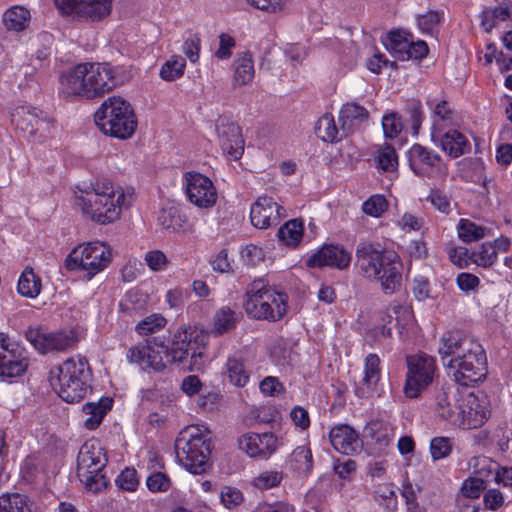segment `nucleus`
I'll list each match as a JSON object with an SVG mask.
<instances>
[{
    "label": "nucleus",
    "mask_w": 512,
    "mask_h": 512,
    "mask_svg": "<svg viewBox=\"0 0 512 512\" xmlns=\"http://www.w3.org/2000/svg\"><path fill=\"white\" fill-rule=\"evenodd\" d=\"M448 375L461 386L483 380L487 374V357L482 345L474 338L451 332L440 339L438 348Z\"/></svg>",
    "instance_id": "obj_1"
},
{
    "label": "nucleus",
    "mask_w": 512,
    "mask_h": 512,
    "mask_svg": "<svg viewBox=\"0 0 512 512\" xmlns=\"http://www.w3.org/2000/svg\"><path fill=\"white\" fill-rule=\"evenodd\" d=\"M132 204V194L109 179H96L75 196V205L92 221L108 224L118 220Z\"/></svg>",
    "instance_id": "obj_2"
},
{
    "label": "nucleus",
    "mask_w": 512,
    "mask_h": 512,
    "mask_svg": "<svg viewBox=\"0 0 512 512\" xmlns=\"http://www.w3.org/2000/svg\"><path fill=\"white\" fill-rule=\"evenodd\" d=\"M59 92L64 98L92 100L109 93L116 86L113 68L108 63H79L59 78Z\"/></svg>",
    "instance_id": "obj_3"
},
{
    "label": "nucleus",
    "mask_w": 512,
    "mask_h": 512,
    "mask_svg": "<svg viewBox=\"0 0 512 512\" xmlns=\"http://www.w3.org/2000/svg\"><path fill=\"white\" fill-rule=\"evenodd\" d=\"M355 267L364 278L380 283L385 294L396 292L402 281L398 255L379 244L361 242L355 252Z\"/></svg>",
    "instance_id": "obj_4"
},
{
    "label": "nucleus",
    "mask_w": 512,
    "mask_h": 512,
    "mask_svg": "<svg viewBox=\"0 0 512 512\" xmlns=\"http://www.w3.org/2000/svg\"><path fill=\"white\" fill-rule=\"evenodd\" d=\"M91 370L85 357L77 356L51 370L50 383L60 398L67 403L81 401L90 388Z\"/></svg>",
    "instance_id": "obj_5"
},
{
    "label": "nucleus",
    "mask_w": 512,
    "mask_h": 512,
    "mask_svg": "<svg viewBox=\"0 0 512 512\" xmlns=\"http://www.w3.org/2000/svg\"><path fill=\"white\" fill-rule=\"evenodd\" d=\"M94 122L103 134L121 140L131 138L138 124L131 104L120 96L104 100L94 114Z\"/></svg>",
    "instance_id": "obj_6"
},
{
    "label": "nucleus",
    "mask_w": 512,
    "mask_h": 512,
    "mask_svg": "<svg viewBox=\"0 0 512 512\" xmlns=\"http://www.w3.org/2000/svg\"><path fill=\"white\" fill-rule=\"evenodd\" d=\"M245 297L244 309L251 318L275 322L287 312V295L276 291L264 279L251 282Z\"/></svg>",
    "instance_id": "obj_7"
},
{
    "label": "nucleus",
    "mask_w": 512,
    "mask_h": 512,
    "mask_svg": "<svg viewBox=\"0 0 512 512\" xmlns=\"http://www.w3.org/2000/svg\"><path fill=\"white\" fill-rule=\"evenodd\" d=\"M210 446V439L198 428H187L176 438V458L187 471L202 474L209 467Z\"/></svg>",
    "instance_id": "obj_8"
},
{
    "label": "nucleus",
    "mask_w": 512,
    "mask_h": 512,
    "mask_svg": "<svg viewBox=\"0 0 512 512\" xmlns=\"http://www.w3.org/2000/svg\"><path fill=\"white\" fill-rule=\"evenodd\" d=\"M108 458L101 442L89 439L80 447L77 456V476L85 487L93 492H99L108 484L103 474Z\"/></svg>",
    "instance_id": "obj_9"
},
{
    "label": "nucleus",
    "mask_w": 512,
    "mask_h": 512,
    "mask_svg": "<svg viewBox=\"0 0 512 512\" xmlns=\"http://www.w3.org/2000/svg\"><path fill=\"white\" fill-rule=\"evenodd\" d=\"M112 261V250L104 242L94 241L75 247L65 259L69 271L83 272L87 280L105 270Z\"/></svg>",
    "instance_id": "obj_10"
},
{
    "label": "nucleus",
    "mask_w": 512,
    "mask_h": 512,
    "mask_svg": "<svg viewBox=\"0 0 512 512\" xmlns=\"http://www.w3.org/2000/svg\"><path fill=\"white\" fill-rule=\"evenodd\" d=\"M208 342V334L197 328H183L173 337L171 348H168L170 362H182L191 356L192 365L199 369L204 364V355Z\"/></svg>",
    "instance_id": "obj_11"
},
{
    "label": "nucleus",
    "mask_w": 512,
    "mask_h": 512,
    "mask_svg": "<svg viewBox=\"0 0 512 512\" xmlns=\"http://www.w3.org/2000/svg\"><path fill=\"white\" fill-rule=\"evenodd\" d=\"M12 122L30 141L43 143L54 137L57 127L53 119L35 107L21 106L12 113Z\"/></svg>",
    "instance_id": "obj_12"
},
{
    "label": "nucleus",
    "mask_w": 512,
    "mask_h": 512,
    "mask_svg": "<svg viewBox=\"0 0 512 512\" xmlns=\"http://www.w3.org/2000/svg\"><path fill=\"white\" fill-rule=\"evenodd\" d=\"M407 368L404 393L408 398H416L433 382L436 361L433 357L420 353L407 357Z\"/></svg>",
    "instance_id": "obj_13"
},
{
    "label": "nucleus",
    "mask_w": 512,
    "mask_h": 512,
    "mask_svg": "<svg viewBox=\"0 0 512 512\" xmlns=\"http://www.w3.org/2000/svg\"><path fill=\"white\" fill-rule=\"evenodd\" d=\"M54 3L63 15L98 22L111 14L113 0H54Z\"/></svg>",
    "instance_id": "obj_14"
},
{
    "label": "nucleus",
    "mask_w": 512,
    "mask_h": 512,
    "mask_svg": "<svg viewBox=\"0 0 512 512\" xmlns=\"http://www.w3.org/2000/svg\"><path fill=\"white\" fill-rule=\"evenodd\" d=\"M183 189L188 201L200 209H210L217 202L218 193L214 183L200 172H186L183 176Z\"/></svg>",
    "instance_id": "obj_15"
},
{
    "label": "nucleus",
    "mask_w": 512,
    "mask_h": 512,
    "mask_svg": "<svg viewBox=\"0 0 512 512\" xmlns=\"http://www.w3.org/2000/svg\"><path fill=\"white\" fill-rule=\"evenodd\" d=\"M126 358L129 363L137 364L142 369L162 371L169 361L168 347L163 341L154 338L146 344H140L128 349Z\"/></svg>",
    "instance_id": "obj_16"
},
{
    "label": "nucleus",
    "mask_w": 512,
    "mask_h": 512,
    "mask_svg": "<svg viewBox=\"0 0 512 512\" xmlns=\"http://www.w3.org/2000/svg\"><path fill=\"white\" fill-rule=\"evenodd\" d=\"M458 409V426L474 429L482 426L490 416V405L483 394L469 393L464 396Z\"/></svg>",
    "instance_id": "obj_17"
},
{
    "label": "nucleus",
    "mask_w": 512,
    "mask_h": 512,
    "mask_svg": "<svg viewBox=\"0 0 512 512\" xmlns=\"http://www.w3.org/2000/svg\"><path fill=\"white\" fill-rule=\"evenodd\" d=\"M28 367L25 350L0 334V376L18 377Z\"/></svg>",
    "instance_id": "obj_18"
},
{
    "label": "nucleus",
    "mask_w": 512,
    "mask_h": 512,
    "mask_svg": "<svg viewBox=\"0 0 512 512\" xmlns=\"http://www.w3.org/2000/svg\"><path fill=\"white\" fill-rule=\"evenodd\" d=\"M26 338L42 354L64 351L71 348L76 342L72 333L47 332L42 328L28 329Z\"/></svg>",
    "instance_id": "obj_19"
},
{
    "label": "nucleus",
    "mask_w": 512,
    "mask_h": 512,
    "mask_svg": "<svg viewBox=\"0 0 512 512\" xmlns=\"http://www.w3.org/2000/svg\"><path fill=\"white\" fill-rule=\"evenodd\" d=\"M216 132L223 154L230 160L240 159L244 152L241 128L225 118H220L216 124Z\"/></svg>",
    "instance_id": "obj_20"
},
{
    "label": "nucleus",
    "mask_w": 512,
    "mask_h": 512,
    "mask_svg": "<svg viewBox=\"0 0 512 512\" xmlns=\"http://www.w3.org/2000/svg\"><path fill=\"white\" fill-rule=\"evenodd\" d=\"M238 446L251 458L268 459L277 450L278 439L270 432H249L239 437Z\"/></svg>",
    "instance_id": "obj_21"
},
{
    "label": "nucleus",
    "mask_w": 512,
    "mask_h": 512,
    "mask_svg": "<svg viewBox=\"0 0 512 512\" xmlns=\"http://www.w3.org/2000/svg\"><path fill=\"white\" fill-rule=\"evenodd\" d=\"M285 216V209L268 196L259 197L250 209L251 223L259 229H267L277 225L280 219Z\"/></svg>",
    "instance_id": "obj_22"
},
{
    "label": "nucleus",
    "mask_w": 512,
    "mask_h": 512,
    "mask_svg": "<svg viewBox=\"0 0 512 512\" xmlns=\"http://www.w3.org/2000/svg\"><path fill=\"white\" fill-rule=\"evenodd\" d=\"M351 253L338 245H324L307 260V265L312 268L329 266L343 270L349 267Z\"/></svg>",
    "instance_id": "obj_23"
},
{
    "label": "nucleus",
    "mask_w": 512,
    "mask_h": 512,
    "mask_svg": "<svg viewBox=\"0 0 512 512\" xmlns=\"http://www.w3.org/2000/svg\"><path fill=\"white\" fill-rule=\"evenodd\" d=\"M159 225L170 233H189L193 230L185 209L179 205L167 204L163 206L157 217Z\"/></svg>",
    "instance_id": "obj_24"
},
{
    "label": "nucleus",
    "mask_w": 512,
    "mask_h": 512,
    "mask_svg": "<svg viewBox=\"0 0 512 512\" xmlns=\"http://www.w3.org/2000/svg\"><path fill=\"white\" fill-rule=\"evenodd\" d=\"M440 163L437 153L420 144H414L409 150V165L416 175L431 177Z\"/></svg>",
    "instance_id": "obj_25"
},
{
    "label": "nucleus",
    "mask_w": 512,
    "mask_h": 512,
    "mask_svg": "<svg viewBox=\"0 0 512 512\" xmlns=\"http://www.w3.org/2000/svg\"><path fill=\"white\" fill-rule=\"evenodd\" d=\"M380 378V359L376 354L371 353L365 358L364 376L356 387V395L360 398L372 397L377 392Z\"/></svg>",
    "instance_id": "obj_26"
},
{
    "label": "nucleus",
    "mask_w": 512,
    "mask_h": 512,
    "mask_svg": "<svg viewBox=\"0 0 512 512\" xmlns=\"http://www.w3.org/2000/svg\"><path fill=\"white\" fill-rule=\"evenodd\" d=\"M333 448L341 454L351 455L361 448L357 432L346 424L334 426L329 433Z\"/></svg>",
    "instance_id": "obj_27"
},
{
    "label": "nucleus",
    "mask_w": 512,
    "mask_h": 512,
    "mask_svg": "<svg viewBox=\"0 0 512 512\" xmlns=\"http://www.w3.org/2000/svg\"><path fill=\"white\" fill-rule=\"evenodd\" d=\"M369 112L367 109L356 102L344 104L339 112V122L341 124V134L349 135L358 129L363 123L367 122Z\"/></svg>",
    "instance_id": "obj_28"
},
{
    "label": "nucleus",
    "mask_w": 512,
    "mask_h": 512,
    "mask_svg": "<svg viewBox=\"0 0 512 512\" xmlns=\"http://www.w3.org/2000/svg\"><path fill=\"white\" fill-rule=\"evenodd\" d=\"M113 399L101 397L98 401L87 402L82 406V413L85 416L84 427L88 430H95L102 423L104 416L111 410Z\"/></svg>",
    "instance_id": "obj_29"
},
{
    "label": "nucleus",
    "mask_w": 512,
    "mask_h": 512,
    "mask_svg": "<svg viewBox=\"0 0 512 512\" xmlns=\"http://www.w3.org/2000/svg\"><path fill=\"white\" fill-rule=\"evenodd\" d=\"M441 149L450 157L458 158L470 151V143L466 136L457 130H449L440 138Z\"/></svg>",
    "instance_id": "obj_30"
},
{
    "label": "nucleus",
    "mask_w": 512,
    "mask_h": 512,
    "mask_svg": "<svg viewBox=\"0 0 512 512\" xmlns=\"http://www.w3.org/2000/svg\"><path fill=\"white\" fill-rule=\"evenodd\" d=\"M233 86H244L254 78V63L249 52H243L233 62Z\"/></svg>",
    "instance_id": "obj_31"
},
{
    "label": "nucleus",
    "mask_w": 512,
    "mask_h": 512,
    "mask_svg": "<svg viewBox=\"0 0 512 512\" xmlns=\"http://www.w3.org/2000/svg\"><path fill=\"white\" fill-rule=\"evenodd\" d=\"M224 374L229 382L236 387H244L250 379V373L246 369L244 361L236 355L228 357L224 366Z\"/></svg>",
    "instance_id": "obj_32"
},
{
    "label": "nucleus",
    "mask_w": 512,
    "mask_h": 512,
    "mask_svg": "<svg viewBox=\"0 0 512 512\" xmlns=\"http://www.w3.org/2000/svg\"><path fill=\"white\" fill-rule=\"evenodd\" d=\"M497 2L498 6L482 14V26L486 31L492 29L499 21H512V0H497Z\"/></svg>",
    "instance_id": "obj_33"
},
{
    "label": "nucleus",
    "mask_w": 512,
    "mask_h": 512,
    "mask_svg": "<svg viewBox=\"0 0 512 512\" xmlns=\"http://www.w3.org/2000/svg\"><path fill=\"white\" fill-rule=\"evenodd\" d=\"M315 133L324 142H338L347 135L341 134V127L337 128L332 114L322 115L315 125Z\"/></svg>",
    "instance_id": "obj_34"
},
{
    "label": "nucleus",
    "mask_w": 512,
    "mask_h": 512,
    "mask_svg": "<svg viewBox=\"0 0 512 512\" xmlns=\"http://www.w3.org/2000/svg\"><path fill=\"white\" fill-rule=\"evenodd\" d=\"M376 167L386 173H394L398 168V155L395 148L390 144H383L377 147L374 153Z\"/></svg>",
    "instance_id": "obj_35"
},
{
    "label": "nucleus",
    "mask_w": 512,
    "mask_h": 512,
    "mask_svg": "<svg viewBox=\"0 0 512 512\" xmlns=\"http://www.w3.org/2000/svg\"><path fill=\"white\" fill-rule=\"evenodd\" d=\"M411 35L407 32L396 30L388 33L386 37V48L399 60H407V51Z\"/></svg>",
    "instance_id": "obj_36"
},
{
    "label": "nucleus",
    "mask_w": 512,
    "mask_h": 512,
    "mask_svg": "<svg viewBox=\"0 0 512 512\" xmlns=\"http://www.w3.org/2000/svg\"><path fill=\"white\" fill-rule=\"evenodd\" d=\"M238 317L231 308L222 307L215 312L210 333L214 336H221L234 329Z\"/></svg>",
    "instance_id": "obj_37"
},
{
    "label": "nucleus",
    "mask_w": 512,
    "mask_h": 512,
    "mask_svg": "<svg viewBox=\"0 0 512 512\" xmlns=\"http://www.w3.org/2000/svg\"><path fill=\"white\" fill-rule=\"evenodd\" d=\"M30 20V12L23 6H13L5 11L2 22L8 30L20 32L24 30Z\"/></svg>",
    "instance_id": "obj_38"
},
{
    "label": "nucleus",
    "mask_w": 512,
    "mask_h": 512,
    "mask_svg": "<svg viewBox=\"0 0 512 512\" xmlns=\"http://www.w3.org/2000/svg\"><path fill=\"white\" fill-rule=\"evenodd\" d=\"M18 292L27 298H36L41 292V280L31 267H26L19 277Z\"/></svg>",
    "instance_id": "obj_39"
},
{
    "label": "nucleus",
    "mask_w": 512,
    "mask_h": 512,
    "mask_svg": "<svg viewBox=\"0 0 512 512\" xmlns=\"http://www.w3.org/2000/svg\"><path fill=\"white\" fill-rule=\"evenodd\" d=\"M303 231L302 221L292 219L279 228L278 238L283 244L289 247H296L303 237Z\"/></svg>",
    "instance_id": "obj_40"
},
{
    "label": "nucleus",
    "mask_w": 512,
    "mask_h": 512,
    "mask_svg": "<svg viewBox=\"0 0 512 512\" xmlns=\"http://www.w3.org/2000/svg\"><path fill=\"white\" fill-rule=\"evenodd\" d=\"M366 431L368 437H370L379 448L389 445L394 437V427L383 421H373L369 423Z\"/></svg>",
    "instance_id": "obj_41"
},
{
    "label": "nucleus",
    "mask_w": 512,
    "mask_h": 512,
    "mask_svg": "<svg viewBox=\"0 0 512 512\" xmlns=\"http://www.w3.org/2000/svg\"><path fill=\"white\" fill-rule=\"evenodd\" d=\"M287 464L295 472L302 474L310 472L313 466L310 449L306 446H298L291 453Z\"/></svg>",
    "instance_id": "obj_42"
},
{
    "label": "nucleus",
    "mask_w": 512,
    "mask_h": 512,
    "mask_svg": "<svg viewBox=\"0 0 512 512\" xmlns=\"http://www.w3.org/2000/svg\"><path fill=\"white\" fill-rule=\"evenodd\" d=\"M149 302V295L138 289H131L125 294V298L120 303L121 310L124 312H139L144 310Z\"/></svg>",
    "instance_id": "obj_43"
},
{
    "label": "nucleus",
    "mask_w": 512,
    "mask_h": 512,
    "mask_svg": "<svg viewBox=\"0 0 512 512\" xmlns=\"http://www.w3.org/2000/svg\"><path fill=\"white\" fill-rule=\"evenodd\" d=\"M469 469L474 474L473 477L485 479L489 481L490 477L494 478L497 464L486 456H475L469 461Z\"/></svg>",
    "instance_id": "obj_44"
},
{
    "label": "nucleus",
    "mask_w": 512,
    "mask_h": 512,
    "mask_svg": "<svg viewBox=\"0 0 512 512\" xmlns=\"http://www.w3.org/2000/svg\"><path fill=\"white\" fill-rule=\"evenodd\" d=\"M0 512H31V509L26 496L6 493L0 496Z\"/></svg>",
    "instance_id": "obj_45"
},
{
    "label": "nucleus",
    "mask_w": 512,
    "mask_h": 512,
    "mask_svg": "<svg viewBox=\"0 0 512 512\" xmlns=\"http://www.w3.org/2000/svg\"><path fill=\"white\" fill-rule=\"evenodd\" d=\"M458 236L463 242H473L487 235V228L477 225L469 219H461L457 225Z\"/></svg>",
    "instance_id": "obj_46"
},
{
    "label": "nucleus",
    "mask_w": 512,
    "mask_h": 512,
    "mask_svg": "<svg viewBox=\"0 0 512 512\" xmlns=\"http://www.w3.org/2000/svg\"><path fill=\"white\" fill-rule=\"evenodd\" d=\"M167 320L159 313H153L137 323L135 331L140 336H148L162 330Z\"/></svg>",
    "instance_id": "obj_47"
},
{
    "label": "nucleus",
    "mask_w": 512,
    "mask_h": 512,
    "mask_svg": "<svg viewBox=\"0 0 512 512\" xmlns=\"http://www.w3.org/2000/svg\"><path fill=\"white\" fill-rule=\"evenodd\" d=\"M185 66L184 58L173 56L162 65L160 77L166 81H174L183 75Z\"/></svg>",
    "instance_id": "obj_48"
},
{
    "label": "nucleus",
    "mask_w": 512,
    "mask_h": 512,
    "mask_svg": "<svg viewBox=\"0 0 512 512\" xmlns=\"http://www.w3.org/2000/svg\"><path fill=\"white\" fill-rule=\"evenodd\" d=\"M454 405L451 402L449 394L445 391L436 396V411L444 420H448L458 425V413H455Z\"/></svg>",
    "instance_id": "obj_49"
},
{
    "label": "nucleus",
    "mask_w": 512,
    "mask_h": 512,
    "mask_svg": "<svg viewBox=\"0 0 512 512\" xmlns=\"http://www.w3.org/2000/svg\"><path fill=\"white\" fill-rule=\"evenodd\" d=\"M497 261V252L492 243H483L478 251L472 253V262L487 268Z\"/></svg>",
    "instance_id": "obj_50"
},
{
    "label": "nucleus",
    "mask_w": 512,
    "mask_h": 512,
    "mask_svg": "<svg viewBox=\"0 0 512 512\" xmlns=\"http://www.w3.org/2000/svg\"><path fill=\"white\" fill-rule=\"evenodd\" d=\"M453 450V440L449 437H434L430 441V453L434 461L448 457Z\"/></svg>",
    "instance_id": "obj_51"
},
{
    "label": "nucleus",
    "mask_w": 512,
    "mask_h": 512,
    "mask_svg": "<svg viewBox=\"0 0 512 512\" xmlns=\"http://www.w3.org/2000/svg\"><path fill=\"white\" fill-rule=\"evenodd\" d=\"M485 479L470 477L466 479L461 487L462 497L458 500H471L478 498L482 491L486 489Z\"/></svg>",
    "instance_id": "obj_52"
},
{
    "label": "nucleus",
    "mask_w": 512,
    "mask_h": 512,
    "mask_svg": "<svg viewBox=\"0 0 512 512\" xmlns=\"http://www.w3.org/2000/svg\"><path fill=\"white\" fill-rule=\"evenodd\" d=\"M388 209V202L382 195H372L362 204V211L372 217H380Z\"/></svg>",
    "instance_id": "obj_53"
},
{
    "label": "nucleus",
    "mask_w": 512,
    "mask_h": 512,
    "mask_svg": "<svg viewBox=\"0 0 512 512\" xmlns=\"http://www.w3.org/2000/svg\"><path fill=\"white\" fill-rule=\"evenodd\" d=\"M441 20L442 15L439 12L428 11L427 13L418 16L417 25L422 33L433 35L438 31Z\"/></svg>",
    "instance_id": "obj_54"
},
{
    "label": "nucleus",
    "mask_w": 512,
    "mask_h": 512,
    "mask_svg": "<svg viewBox=\"0 0 512 512\" xmlns=\"http://www.w3.org/2000/svg\"><path fill=\"white\" fill-rule=\"evenodd\" d=\"M283 479V475L278 471H263L253 478L254 487L261 490H268L278 486Z\"/></svg>",
    "instance_id": "obj_55"
},
{
    "label": "nucleus",
    "mask_w": 512,
    "mask_h": 512,
    "mask_svg": "<svg viewBox=\"0 0 512 512\" xmlns=\"http://www.w3.org/2000/svg\"><path fill=\"white\" fill-rule=\"evenodd\" d=\"M220 500L225 508L232 510L243 503L244 495L236 487L224 486L220 491Z\"/></svg>",
    "instance_id": "obj_56"
},
{
    "label": "nucleus",
    "mask_w": 512,
    "mask_h": 512,
    "mask_svg": "<svg viewBox=\"0 0 512 512\" xmlns=\"http://www.w3.org/2000/svg\"><path fill=\"white\" fill-rule=\"evenodd\" d=\"M144 262L153 272L164 271L169 265V260L165 253L158 249L148 251L144 256Z\"/></svg>",
    "instance_id": "obj_57"
},
{
    "label": "nucleus",
    "mask_w": 512,
    "mask_h": 512,
    "mask_svg": "<svg viewBox=\"0 0 512 512\" xmlns=\"http://www.w3.org/2000/svg\"><path fill=\"white\" fill-rule=\"evenodd\" d=\"M382 127L385 137L393 139L400 134L403 129V124L396 113H391L383 116Z\"/></svg>",
    "instance_id": "obj_58"
},
{
    "label": "nucleus",
    "mask_w": 512,
    "mask_h": 512,
    "mask_svg": "<svg viewBox=\"0 0 512 512\" xmlns=\"http://www.w3.org/2000/svg\"><path fill=\"white\" fill-rule=\"evenodd\" d=\"M117 485L126 491H135L139 480L137 477V471L134 468L124 469L116 479Z\"/></svg>",
    "instance_id": "obj_59"
},
{
    "label": "nucleus",
    "mask_w": 512,
    "mask_h": 512,
    "mask_svg": "<svg viewBox=\"0 0 512 512\" xmlns=\"http://www.w3.org/2000/svg\"><path fill=\"white\" fill-rule=\"evenodd\" d=\"M146 484L151 492H166L171 486L169 477L162 472L150 475L147 478Z\"/></svg>",
    "instance_id": "obj_60"
},
{
    "label": "nucleus",
    "mask_w": 512,
    "mask_h": 512,
    "mask_svg": "<svg viewBox=\"0 0 512 512\" xmlns=\"http://www.w3.org/2000/svg\"><path fill=\"white\" fill-rule=\"evenodd\" d=\"M235 47V40L232 36L222 33L219 36V47L214 55L219 60H226L231 57L232 50Z\"/></svg>",
    "instance_id": "obj_61"
},
{
    "label": "nucleus",
    "mask_w": 512,
    "mask_h": 512,
    "mask_svg": "<svg viewBox=\"0 0 512 512\" xmlns=\"http://www.w3.org/2000/svg\"><path fill=\"white\" fill-rule=\"evenodd\" d=\"M261 393L266 396H276L284 392L283 384L278 380L277 377L267 376L259 384Z\"/></svg>",
    "instance_id": "obj_62"
},
{
    "label": "nucleus",
    "mask_w": 512,
    "mask_h": 512,
    "mask_svg": "<svg viewBox=\"0 0 512 512\" xmlns=\"http://www.w3.org/2000/svg\"><path fill=\"white\" fill-rule=\"evenodd\" d=\"M182 51L190 62L196 63L199 59L200 38L196 35L187 38L183 43Z\"/></svg>",
    "instance_id": "obj_63"
},
{
    "label": "nucleus",
    "mask_w": 512,
    "mask_h": 512,
    "mask_svg": "<svg viewBox=\"0 0 512 512\" xmlns=\"http://www.w3.org/2000/svg\"><path fill=\"white\" fill-rule=\"evenodd\" d=\"M451 262L459 268H465L472 261V255H469L468 249L465 247H454L449 251Z\"/></svg>",
    "instance_id": "obj_64"
}]
</instances>
